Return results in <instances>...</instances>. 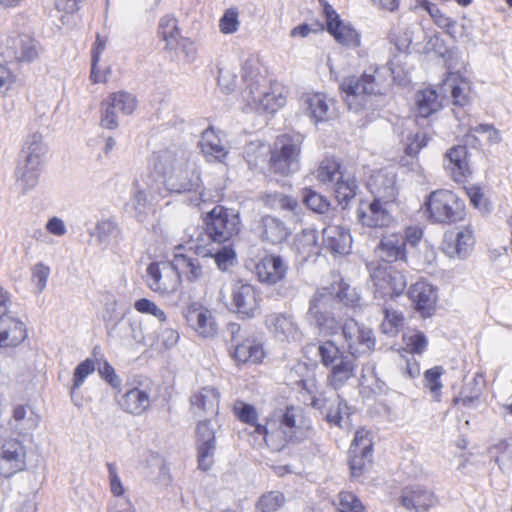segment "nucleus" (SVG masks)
Returning a JSON list of instances; mask_svg holds the SVG:
<instances>
[{
    "label": "nucleus",
    "instance_id": "48",
    "mask_svg": "<svg viewBox=\"0 0 512 512\" xmlns=\"http://www.w3.org/2000/svg\"><path fill=\"white\" fill-rule=\"evenodd\" d=\"M189 243L191 244L190 248L198 255L206 257L208 255H213L215 248L214 244L217 242L214 241V236L210 233L208 224L206 223V229L204 231H200L195 239L191 236Z\"/></svg>",
    "mask_w": 512,
    "mask_h": 512
},
{
    "label": "nucleus",
    "instance_id": "27",
    "mask_svg": "<svg viewBox=\"0 0 512 512\" xmlns=\"http://www.w3.org/2000/svg\"><path fill=\"white\" fill-rule=\"evenodd\" d=\"M183 315L188 325L203 337H211L216 333V326L211 312L200 303L189 304Z\"/></svg>",
    "mask_w": 512,
    "mask_h": 512
},
{
    "label": "nucleus",
    "instance_id": "45",
    "mask_svg": "<svg viewBox=\"0 0 512 512\" xmlns=\"http://www.w3.org/2000/svg\"><path fill=\"white\" fill-rule=\"evenodd\" d=\"M442 106L441 98L434 89H425L416 96L417 116L427 118Z\"/></svg>",
    "mask_w": 512,
    "mask_h": 512
},
{
    "label": "nucleus",
    "instance_id": "7",
    "mask_svg": "<svg viewBox=\"0 0 512 512\" xmlns=\"http://www.w3.org/2000/svg\"><path fill=\"white\" fill-rule=\"evenodd\" d=\"M301 135H282L276 143L270 159V170L280 175H290L300 169Z\"/></svg>",
    "mask_w": 512,
    "mask_h": 512
},
{
    "label": "nucleus",
    "instance_id": "11",
    "mask_svg": "<svg viewBox=\"0 0 512 512\" xmlns=\"http://www.w3.org/2000/svg\"><path fill=\"white\" fill-rule=\"evenodd\" d=\"M207 224L214 241L218 244L226 242L237 236L241 230V221L238 212L217 206L208 214Z\"/></svg>",
    "mask_w": 512,
    "mask_h": 512
},
{
    "label": "nucleus",
    "instance_id": "46",
    "mask_svg": "<svg viewBox=\"0 0 512 512\" xmlns=\"http://www.w3.org/2000/svg\"><path fill=\"white\" fill-rule=\"evenodd\" d=\"M145 466L148 470L147 475L155 482L167 485L170 482L169 468L164 459L157 453H150Z\"/></svg>",
    "mask_w": 512,
    "mask_h": 512
},
{
    "label": "nucleus",
    "instance_id": "33",
    "mask_svg": "<svg viewBox=\"0 0 512 512\" xmlns=\"http://www.w3.org/2000/svg\"><path fill=\"white\" fill-rule=\"evenodd\" d=\"M324 247L334 254H348L352 246V238L349 231L337 225H330L323 229Z\"/></svg>",
    "mask_w": 512,
    "mask_h": 512
},
{
    "label": "nucleus",
    "instance_id": "57",
    "mask_svg": "<svg viewBox=\"0 0 512 512\" xmlns=\"http://www.w3.org/2000/svg\"><path fill=\"white\" fill-rule=\"evenodd\" d=\"M383 312L384 320L380 326L382 332L387 335H396L399 328L403 325V315L400 312L388 307H386Z\"/></svg>",
    "mask_w": 512,
    "mask_h": 512
},
{
    "label": "nucleus",
    "instance_id": "34",
    "mask_svg": "<svg viewBox=\"0 0 512 512\" xmlns=\"http://www.w3.org/2000/svg\"><path fill=\"white\" fill-rule=\"evenodd\" d=\"M268 329L280 340H299L301 332L294 319L285 314H271L266 318Z\"/></svg>",
    "mask_w": 512,
    "mask_h": 512
},
{
    "label": "nucleus",
    "instance_id": "29",
    "mask_svg": "<svg viewBox=\"0 0 512 512\" xmlns=\"http://www.w3.org/2000/svg\"><path fill=\"white\" fill-rule=\"evenodd\" d=\"M376 256L384 263L406 261L405 239L400 233L383 235L375 248Z\"/></svg>",
    "mask_w": 512,
    "mask_h": 512
},
{
    "label": "nucleus",
    "instance_id": "2",
    "mask_svg": "<svg viewBox=\"0 0 512 512\" xmlns=\"http://www.w3.org/2000/svg\"><path fill=\"white\" fill-rule=\"evenodd\" d=\"M311 421L301 406H287L274 411L266 425H254V432L263 435L266 444L275 451L288 443L300 442L308 436Z\"/></svg>",
    "mask_w": 512,
    "mask_h": 512
},
{
    "label": "nucleus",
    "instance_id": "22",
    "mask_svg": "<svg viewBox=\"0 0 512 512\" xmlns=\"http://www.w3.org/2000/svg\"><path fill=\"white\" fill-rule=\"evenodd\" d=\"M26 465V449L16 439H11L3 444L0 454V473L9 477L22 471Z\"/></svg>",
    "mask_w": 512,
    "mask_h": 512
},
{
    "label": "nucleus",
    "instance_id": "9",
    "mask_svg": "<svg viewBox=\"0 0 512 512\" xmlns=\"http://www.w3.org/2000/svg\"><path fill=\"white\" fill-rule=\"evenodd\" d=\"M145 283L154 293L166 297L178 290L181 280L170 260L150 263L146 268Z\"/></svg>",
    "mask_w": 512,
    "mask_h": 512
},
{
    "label": "nucleus",
    "instance_id": "12",
    "mask_svg": "<svg viewBox=\"0 0 512 512\" xmlns=\"http://www.w3.org/2000/svg\"><path fill=\"white\" fill-rule=\"evenodd\" d=\"M395 201L374 198L371 202H362L357 209V216L363 226L369 228H386L395 222Z\"/></svg>",
    "mask_w": 512,
    "mask_h": 512
},
{
    "label": "nucleus",
    "instance_id": "31",
    "mask_svg": "<svg viewBox=\"0 0 512 512\" xmlns=\"http://www.w3.org/2000/svg\"><path fill=\"white\" fill-rule=\"evenodd\" d=\"M40 45L27 35H20L10 39L7 47V56L21 63H31L40 54Z\"/></svg>",
    "mask_w": 512,
    "mask_h": 512
},
{
    "label": "nucleus",
    "instance_id": "55",
    "mask_svg": "<svg viewBox=\"0 0 512 512\" xmlns=\"http://www.w3.org/2000/svg\"><path fill=\"white\" fill-rule=\"evenodd\" d=\"M425 10L429 13L435 25L446 30L451 36H455L456 22L446 16L436 5L426 4Z\"/></svg>",
    "mask_w": 512,
    "mask_h": 512
},
{
    "label": "nucleus",
    "instance_id": "64",
    "mask_svg": "<svg viewBox=\"0 0 512 512\" xmlns=\"http://www.w3.org/2000/svg\"><path fill=\"white\" fill-rule=\"evenodd\" d=\"M339 512H364L361 501L350 492H341L338 495Z\"/></svg>",
    "mask_w": 512,
    "mask_h": 512
},
{
    "label": "nucleus",
    "instance_id": "61",
    "mask_svg": "<svg viewBox=\"0 0 512 512\" xmlns=\"http://www.w3.org/2000/svg\"><path fill=\"white\" fill-rule=\"evenodd\" d=\"M428 137L423 132H409L403 139L404 150L407 155H416L427 145Z\"/></svg>",
    "mask_w": 512,
    "mask_h": 512
},
{
    "label": "nucleus",
    "instance_id": "5",
    "mask_svg": "<svg viewBox=\"0 0 512 512\" xmlns=\"http://www.w3.org/2000/svg\"><path fill=\"white\" fill-rule=\"evenodd\" d=\"M429 217L434 223L451 224L465 215L464 201L453 191L439 189L429 194L426 201Z\"/></svg>",
    "mask_w": 512,
    "mask_h": 512
},
{
    "label": "nucleus",
    "instance_id": "40",
    "mask_svg": "<svg viewBox=\"0 0 512 512\" xmlns=\"http://www.w3.org/2000/svg\"><path fill=\"white\" fill-rule=\"evenodd\" d=\"M260 234L263 240L279 244L287 239L290 230L278 218L266 215L261 219Z\"/></svg>",
    "mask_w": 512,
    "mask_h": 512
},
{
    "label": "nucleus",
    "instance_id": "15",
    "mask_svg": "<svg viewBox=\"0 0 512 512\" xmlns=\"http://www.w3.org/2000/svg\"><path fill=\"white\" fill-rule=\"evenodd\" d=\"M193 158L192 154L181 147L171 145L155 151L150 159V169L164 184L169 174L174 172L180 166L179 159Z\"/></svg>",
    "mask_w": 512,
    "mask_h": 512
},
{
    "label": "nucleus",
    "instance_id": "35",
    "mask_svg": "<svg viewBox=\"0 0 512 512\" xmlns=\"http://www.w3.org/2000/svg\"><path fill=\"white\" fill-rule=\"evenodd\" d=\"M27 336L23 322L13 316L0 318V347L19 345Z\"/></svg>",
    "mask_w": 512,
    "mask_h": 512
},
{
    "label": "nucleus",
    "instance_id": "60",
    "mask_svg": "<svg viewBox=\"0 0 512 512\" xmlns=\"http://www.w3.org/2000/svg\"><path fill=\"white\" fill-rule=\"evenodd\" d=\"M296 246L299 252L307 256L317 252V233L313 229H305L297 236Z\"/></svg>",
    "mask_w": 512,
    "mask_h": 512
},
{
    "label": "nucleus",
    "instance_id": "43",
    "mask_svg": "<svg viewBox=\"0 0 512 512\" xmlns=\"http://www.w3.org/2000/svg\"><path fill=\"white\" fill-rule=\"evenodd\" d=\"M158 34L165 42V49L170 51H177L179 49L183 37L180 34L174 17L167 15L160 19Z\"/></svg>",
    "mask_w": 512,
    "mask_h": 512
},
{
    "label": "nucleus",
    "instance_id": "37",
    "mask_svg": "<svg viewBox=\"0 0 512 512\" xmlns=\"http://www.w3.org/2000/svg\"><path fill=\"white\" fill-rule=\"evenodd\" d=\"M46 153L47 144L43 135L39 132H33L25 138L19 160L42 166Z\"/></svg>",
    "mask_w": 512,
    "mask_h": 512
},
{
    "label": "nucleus",
    "instance_id": "59",
    "mask_svg": "<svg viewBox=\"0 0 512 512\" xmlns=\"http://www.w3.org/2000/svg\"><path fill=\"white\" fill-rule=\"evenodd\" d=\"M108 471V482H109V490L111 494L118 498V500L125 501L124 499L126 493V487L124 486L119 473L118 468L114 463L106 464Z\"/></svg>",
    "mask_w": 512,
    "mask_h": 512
},
{
    "label": "nucleus",
    "instance_id": "42",
    "mask_svg": "<svg viewBox=\"0 0 512 512\" xmlns=\"http://www.w3.org/2000/svg\"><path fill=\"white\" fill-rule=\"evenodd\" d=\"M451 91L454 105L465 106L472 99V83L459 75L451 74L444 83Z\"/></svg>",
    "mask_w": 512,
    "mask_h": 512
},
{
    "label": "nucleus",
    "instance_id": "23",
    "mask_svg": "<svg viewBox=\"0 0 512 512\" xmlns=\"http://www.w3.org/2000/svg\"><path fill=\"white\" fill-rule=\"evenodd\" d=\"M220 393L213 386H205L190 397V409L196 417H213L218 413Z\"/></svg>",
    "mask_w": 512,
    "mask_h": 512
},
{
    "label": "nucleus",
    "instance_id": "30",
    "mask_svg": "<svg viewBox=\"0 0 512 512\" xmlns=\"http://www.w3.org/2000/svg\"><path fill=\"white\" fill-rule=\"evenodd\" d=\"M409 297L422 316L429 317L435 311L437 292L431 284L425 281L416 282L409 289Z\"/></svg>",
    "mask_w": 512,
    "mask_h": 512
},
{
    "label": "nucleus",
    "instance_id": "24",
    "mask_svg": "<svg viewBox=\"0 0 512 512\" xmlns=\"http://www.w3.org/2000/svg\"><path fill=\"white\" fill-rule=\"evenodd\" d=\"M171 263L174 270L189 283L199 282L204 277V269L197 257H193L183 252V246L179 245L175 248Z\"/></svg>",
    "mask_w": 512,
    "mask_h": 512
},
{
    "label": "nucleus",
    "instance_id": "47",
    "mask_svg": "<svg viewBox=\"0 0 512 512\" xmlns=\"http://www.w3.org/2000/svg\"><path fill=\"white\" fill-rule=\"evenodd\" d=\"M478 134L485 136L489 145H497L502 142L500 130L495 128L492 124L482 123L475 126L468 124L466 137L474 138L475 141H478Z\"/></svg>",
    "mask_w": 512,
    "mask_h": 512
},
{
    "label": "nucleus",
    "instance_id": "63",
    "mask_svg": "<svg viewBox=\"0 0 512 512\" xmlns=\"http://www.w3.org/2000/svg\"><path fill=\"white\" fill-rule=\"evenodd\" d=\"M285 502L284 495L279 491H271L264 494L259 500V508L262 512H276Z\"/></svg>",
    "mask_w": 512,
    "mask_h": 512
},
{
    "label": "nucleus",
    "instance_id": "1",
    "mask_svg": "<svg viewBox=\"0 0 512 512\" xmlns=\"http://www.w3.org/2000/svg\"><path fill=\"white\" fill-rule=\"evenodd\" d=\"M406 59L407 55L399 54L390 60L389 68L371 66L360 78L355 76L345 78L340 88L345 94L344 100L348 108L358 112L366 106L368 96L386 93L390 87L389 73L394 80L403 82L409 72Z\"/></svg>",
    "mask_w": 512,
    "mask_h": 512
},
{
    "label": "nucleus",
    "instance_id": "4",
    "mask_svg": "<svg viewBox=\"0 0 512 512\" xmlns=\"http://www.w3.org/2000/svg\"><path fill=\"white\" fill-rule=\"evenodd\" d=\"M317 180L333 190L339 204H346L356 195L357 184L353 175L342 169L335 158L322 160L316 170Z\"/></svg>",
    "mask_w": 512,
    "mask_h": 512
},
{
    "label": "nucleus",
    "instance_id": "3",
    "mask_svg": "<svg viewBox=\"0 0 512 512\" xmlns=\"http://www.w3.org/2000/svg\"><path fill=\"white\" fill-rule=\"evenodd\" d=\"M241 77L246 83L243 100L251 111L274 113L286 103L287 90L276 82L268 81L260 73L259 61L248 58L241 66Z\"/></svg>",
    "mask_w": 512,
    "mask_h": 512
},
{
    "label": "nucleus",
    "instance_id": "52",
    "mask_svg": "<svg viewBox=\"0 0 512 512\" xmlns=\"http://www.w3.org/2000/svg\"><path fill=\"white\" fill-rule=\"evenodd\" d=\"M265 205L275 210H287L296 215V211L299 208V204L296 199L281 194L271 193L264 197Z\"/></svg>",
    "mask_w": 512,
    "mask_h": 512
},
{
    "label": "nucleus",
    "instance_id": "21",
    "mask_svg": "<svg viewBox=\"0 0 512 512\" xmlns=\"http://www.w3.org/2000/svg\"><path fill=\"white\" fill-rule=\"evenodd\" d=\"M324 13L327 30L338 43L348 47L359 46L360 35L358 32L350 24L341 21L330 5H325Z\"/></svg>",
    "mask_w": 512,
    "mask_h": 512
},
{
    "label": "nucleus",
    "instance_id": "38",
    "mask_svg": "<svg viewBox=\"0 0 512 512\" xmlns=\"http://www.w3.org/2000/svg\"><path fill=\"white\" fill-rule=\"evenodd\" d=\"M41 167L38 164L18 160L15 169V185L17 189L22 193H27L34 189L39 183Z\"/></svg>",
    "mask_w": 512,
    "mask_h": 512
},
{
    "label": "nucleus",
    "instance_id": "58",
    "mask_svg": "<svg viewBox=\"0 0 512 512\" xmlns=\"http://www.w3.org/2000/svg\"><path fill=\"white\" fill-rule=\"evenodd\" d=\"M117 224L111 219L99 220L95 226L94 235L100 244H107L118 233Z\"/></svg>",
    "mask_w": 512,
    "mask_h": 512
},
{
    "label": "nucleus",
    "instance_id": "36",
    "mask_svg": "<svg viewBox=\"0 0 512 512\" xmlns=\"http://www.w3.org/2000/svg\"><path fill=\"white\" fill-rule=\"evenodd\" d=\"M40 416L29 405H16L10 424L20 435H29L39 425Z\"/></svg>",
    "mask_w": 512,
    "mask_h": 512
},
{
    "label": "nucleus",
    "instance_id": "28",
    "mask_svg": "<svg viewBox=\"0 0 512 512\" xmlns=\"http://www.w3.org/2000/svg\"><path fill=\"white\" fill-rule=\"evenodd\" d=\"M288 266L280 256L268 255L260 259L255 265V274L258 280L267 285H274L284 279Z\"/></svg>",
    "mask_w": 512,
    "mask_h": 512
},
{
    "label": "nucleus",
    "instance_id": "51",
    "mask_svg": "<svg viewBox=\"0 0 512 512\" xmlns=\"http://www.w3.org/2000/svg\"><path fill=\"white\" fill-rule=\"evenodd\" d=\"M318 355L325 367H330L341 361L347 355L332 341H325L318 346Z\"/></svg>",
    "mask_w": 512,
    "mask_h": 512
},
{
    "label": "nucleus",
    "instance_id": "53",
    "mask_svg": "<svg viewBox=\"0 0 512 512\" xmlns=\"http://www.w3.org/2000/svg\"><path fill=\"white\" fill-rule=\"evenodd\" d=\"M405 350L413 354H422L427 346L428 340L424 333L417 330L408 331L403 335Z\"/></svg>",
    "mask_w": 512,
    "mask_h": 512
},
{
    "label": "nucleus",
    "instance_id": "50",
    "mask_svg": "<svg viewBox=\"0 0 512 512\" xmlns=\"http://www.w3.org/2000/svg\"><path fill=\"white\" fill-rule=\"evenodd\" d=\"M218 85L223 93L229 94L237 88V69L231 64H223L218 69Z\"/></svg>",
    "mask_w": 512,
    "mask_h": 512
},
{
    "label": "nucleus",
    "instance_id": "39",
    "mask_svg": "<svg viewBox=\"0 0 512 512\" xmlns=\"http://www.w3.org/2000/svg\"><path fill=\"white\" fill-rule=\"evenodd\" d=\"M201 151L208 161H223L228 154V148L220 136L212 129H206L200 140Z\"/></svg>",
    "mask_w": 512,
    "mask_h": 512
},
{
    "label": "nucleus",
    "instance_id": "17",
    "mask_svg": "<svg viewBox=\"0 0 512 512\" xmlns=\"http://www.w3.org/2000/svg\"><path fill=\"white\" fill-rule=\"evenodd\" d=\"M137 106L135 97L127 92L112 93L102 103L101 125L106 129H115L118 126L117 112L130 115Z\"/></svg>",
    "mask_w": 512,
    "mask_h": 512
},
{
    "label": "nucleus",
    "instance_id": "6",
    "mask_svg": "<svg viewBox=\"0 0 512 512\" xmlns=\"http://www.w3.org/2000/svg\"><path fill=\"white\" fill-rule=\"evenodd\" d=\"M338 308V300L331 288H321L310 299L308 318L321 331L330 334L338 328L336 319Z\"/></svg>",
    "mask_w": 512,
    "mask_h": 512
},
{
    "label": "nucleus",
    "instance_id": "19",
    "mask_svg": "<svg viewBox=\"0 0 512 512\" xmlns=\"http://www.w3.org/2000/svg\"><path fill=\"white\" fill-rule=\"evenodd\" d=\"M215 424L212 417H205L199 420L196 426V437L198 446L199 466L203 470H208L213 463V456L216 449L215 442Z\"/></svg>",
    "mask_w": 512,
    "mask_h": 512
},
{
    "label": "nucleus",
    "instance_id": "25",
    "mask_svg": "<svg viewBox=\"0 0 512 512\" xmlns=\"http://www.w3.org/2000/svg\"><path fill=\"white\" fill-rule=\"evenodd\" d=\"M367 188L374 198L395 201L397 195L395 172L388 169L373 171L367 181Z\"/></svg>",
    "mask_w": 512,
    "mask_h": 512
},
{
    "label": "nucleus",
    "instance_id": "8",
    "mask_svg": "<svg viewBox=\"0 0 512 512\" xmlns=\"http://www.w3.org/2000/svg\"><path fill=\"white\" fill-rule=\"evenodd\" d=\"M370 277L375 286V294L380 297H397L407 286L404 273L387 263H370Z\"/></svg>",
    "mask_w": 512,
    "mask_h": 512
},
{
    "label": "nucleus",
    "instance_id": "10",
    "mask_svg": "<svg viewBox=\"0 0 512 512\" xmlns=\"http://www.w3.org/2000/svg\"><path fill=\"white\" fill-rule=\"evenodd\" d=\"M260 291L252 284L235 281L230 288V305L240 318H254L261 310Z\"/></svg>",
    "mask_w": 512,
    "mask_h": 512
},
{
    "label": "nucleus",
    "instance_id": "14",
    "mask_svg": "<svg viewBox=\"0 0 512 512\" xmlns=\"http://www.w3.org/2000/svg\"><path fill=\"white\" fill-rule=\"evenodd\" d=\"M151 390L150 381L132 383L127 386L125 393L118 400L119 406L128 414L140 416L151 407Z\"/></svg>",
    "mask_w": 512,
    "mask_h": 512
},
{
    "label": "nucleus",
    "instance_id": "16",
    "mask_svg": "<svg viewBox=\"0 0 512 512\" xmlns=\"http://www.w3.org/2000/svg\"><path fill=\"white\" fill-rule=\"evenodd\" d=\"M475 237L468 226L455 227L445 232L442 251L451 259H465L473 250Z\"/></svg>",
    "mask_w": 512,
    "mask_h": 512
},
{
    "label": "nucleus",
    "instance_id": "32",
    "mask_svg": "<svg viewBox=\"0 0 512 512\" xmlns=\"http://www.w3.org/2000/svg\"><path fill=\"white\" fill-rule=\"evenodd\" d=\"M444 166L456 182H461L470 175L466 146L458 145L450 148L445 155Z\"/></svg>",
    "mask_w": 512,
    "mask_h": 512
},
{
    "label": "nucleus",
    "instance_id": "56",
    "mask_svg": "<svg viewBox=\"0 0 512 512\" xmlns=\"http://www.w3.org/2000/svg\"><path fill=\"white\" fill-rule=\"evenodd\" d=\"M94 371L95 363L92 359L87 358L77 365L73 373V384L70 388V394L72 398L75 394V391L83 385L85 379Z\"/></svg>",
    "mask_w": 512,
    "mask_h": 512
},
{
    "label": "nucleus",
    "instance_id": "26",
    "mask_svg": "<svg viewBox=\"0 0 512 512\" xmlns=\"http://www.w3.org/2000/svg\"><path fill=\"white\" fill-rule=\"evenodd\" d=\"M400 502L408 510L427 511L437 504L438 499L432 490L425 486L414 484L402 490Z\"/></svg>",
    "mask_w": 512,
    "mask_h": 512
},
{
    "label": "nucleus",
    "instance_id": "44",
    "mask_svg": "<svg viewBox=\"0 0 512 512\" xmlns=\"http://www.w3.org/2000/svg\"><path fill=\"white\" fill-rule=\"evenodd\" d=\"M264 350L260 343L254 339H245L236 344L234 358L241 363H259L264 358Z\"/></svg>",
    "mask_w": 512,
    "mask_h": 512
},
{
    "label": "nucleus",
    "instance_id": "54",
    "mask_svg": "<svg viewBox=\"0 0 512 512\" xmlns=\"http://www.w3.org/2000/svg\"><path fill=\"white\" fill-rule=\"evenodd\" d=\"M496 462L503 470L512 468V438L501 440L493 447Z\"/></svg>",
    "mask_w": 512,
    "mask_h": 512
},
{
    "label": "nucleus",
    "instance_id": "62",
    "mask_svg": "<svg viewBox=\"0 0 512 512\" xmlns=\"http://www.w3.org/2000/svg\"><path fill=\"white\" fill-rule=\"evenodd\" d=\"M372 459V453L358 452L351 453L349 451V465L351 475L353 477L361 476L367 467L370 465Z\"/></svg>",
    "mask_w": 512,
    "mask_h": 512
},
{
    "label": "nucleus",
    "instance_id": "49",
    "mask_svg": "<svg viewBox=\"0 0 512 512\" xmlns=\"http://www.w3.org/2000/svg\"><path fill=\"white\" fill-rule=\"evenodd\" d=\"M146 187L141 186L139 181L134 183L131 204L136 211V216L140 217L144 214L148 204V196L153 192V185L149 181L144 182Z\"/></svg>",
    "mask_w": 512,
    "mask_h": 512
},
{
    "label": "nucleus",
    "instance_id": "20",
    "mask_svg": "<svg viewBox=\"0 0 512 512\" xmlns=\"http://www.w3.org/2000/svg\"><path fill=\"white\" fill-rule=\"evenodd\" d=\"M301 106L314 123L326 122L336 117L335 101L322 93H307L301 98Z\"/></svg>",
    "mask_w": 512,
    "mask_h": 512
},
{
    "label": "nucleus",
    "instance_id": "18",
    "mask_svg": "<svg viewBox=\"0 0 512 512\" xmlns=\"http://www.w3.org/2000/svg\"><path fill=\"white\" fill-rule=\"evenodd\" d=\"M342 333L352 355L370 353L375 346L373 331L353 319L345 321Z\"/></svg>",
    "mask_w": 512,
    "mask_h": 512
},
{
    "label": "nucleus",
    "instance_id": "41",
    "mask_svg": "<svg viewBox=\"0 0 512 512\" xmlns=\"http://www.w3.org/2000/svg\"><path fill=\"white\" fill-rule=\"evenodd\" d=\"M329 368L327 383L335 390L341 388L355 376L356 365L350 356H346Z\"/></svg>",
    "mask_w": 512,
    "mask_h": 512
},
{
    "label": "nucleus",
    "instance_id": "13",
    "mask_svg": "<svg viewBox=\"0 0 512 512\" xmlns=\"http://www.w3.org/2000/svg\"><path fill=\"white\" fill-rule=\"evenodd\" d=\"M178 164V169L174 174H169L163 184L166 190L178 194L198 191L201 187V178L196 162L193 158H182Z\"/></svg>",
    "mask_w": 512,
    "mask_h": 512
}]
</instances>
